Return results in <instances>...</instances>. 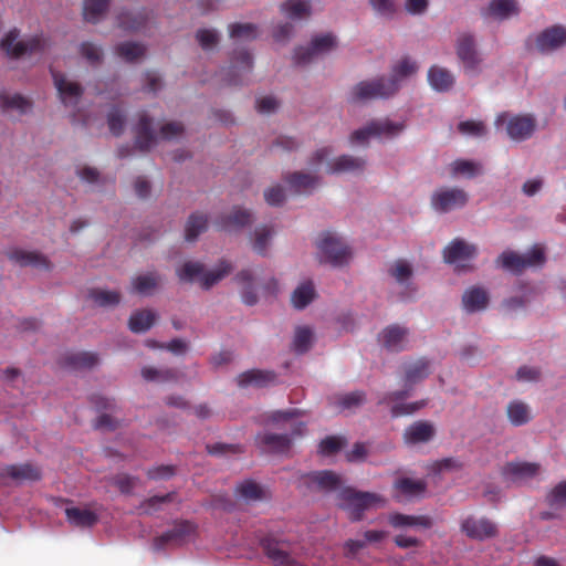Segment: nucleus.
<instances>
[{
    "mask_svg": "<svg viewBox=\"0 0 566 566\" xmlns=\"http://www.w3.org/2000/svg\"><path fill=\"white\" fill-rule=\"evenodd\" d=\"M418 70V65L409 57L401 59L394 65L389 77H378L371 81H361L349 92L348 101L360 103L375 98H388L399 88V82Z\"/></svg>",
    "mask_w": 566,
    "mask_h": 566,
    "instance_id": "1",
    "label": "nucleus"
},
{
    "mask_svg": "<svg viewBox=\"0 0 566 566\" xmlns=\"http://www.w3.org/2000/svg\"><path fill=\"white\" fill-rule=\"evenodd\" d=\"M405 129L403 123H394L389 119L373 120L363 128L352 133L350 142L363 144L369 137H387L392 138Z\"/></svg>",
    "mask_w": 566,
    "mask_h": 566,
    "instance_id": "8",
    "label": "nucleus"
},
{
    "mask_svg": "<svg viewBox=\"0 0 566 566\" xmlns=\"http://www.w3.org/2000/svg\"><path fill=\"white\" fill-rule=\"evenodd\" d=\"M366 161L359 157H353L349 155L339 156L327 165L328 174H340V172H360L365 169Z\"/></svg>",
    "mask_w": 566,
    "mask_h": 566,
    "instance_id": "30",
    "label": "nucleus"
},
{
    "mask_svg": "<svg viewBox=\"0 0 566 566\" xmlns=\"http://www.w3.org/2000/svg\"><path fill=\"white\" fill-rule=\"evenodd\" d=\"M253 69V57L247 50L234 51L231 57V64L228 71L227 82L229 85H242L244 77L248 76Z\"/></svg>",
    "mask_w": 566,
    "mask_h": 566,
    "instance_id": "15",
    "label": "nucleus"
},
{
    "mask_svg": "<svg viewBox=\"0 0 566 566\" xmlns=\"http://www.w3.org/2000/svg\"><path fill=\"white\" fill-rule=\"evenodd\" d=\"M107 123L109 130L114 136L122 135L124 130L125 117L119 108L114 107L111 109L107 116Z\"/></svg>",
    "mask_w": 566,
    "mask_h": 566,
    "instance_id": "63",
    "label": "nucleus"
},
{
    "mask_svg": "<svg viewBox=\"0 0 566 566\" xmlns=\"http://www.w3.org/2000/svg\"><path fill=\"white\" fill-rule=\"evenodd\" d=\"M251 221L252 214L249 210L235 207L231 213L220 218L218 227L224 231H232L248 226Z\"/></svg>",
    "mask_w": 566,
    "mask_h": 566,
    "instance_id": "29",
    "label": "nucleus"
},
{
    "mask_svg": "<svg viewBox=\"0 0 566 566\" xmlns=\"http://www.w3.org/2000/svg\"><path fill=\"white\" fill-rule=\"evenodd\" d=\"M541 465L534 462L512 461L506 463L502 473L513 481H525L539 473Z\"/></svg>",
    "mask_w": 566,
    "mask_h": 566,
    "instance_id": "22",
    "label": "nucleus"
},
{
    "mask_svg": "<svg viewBox=\"0 0 566 566\" xmlns=\"http://www.w3.org/2000/svg\"><path fill=\"white\" fill-rule=\"evenodd\" d=\"M520 13L516 0H491L486 8V14L496 20H506Z\"/></svg>",
    "mask_w": 566,
    "mask_h": 566,
    "instance_id": "32",
    "label": "nucleus"
},
{
    "mask_svg": "<svg viewBox=\"0 0 566 566\" xmlns=\"http://www.w3.org/2000/svg\"><path fill=\"white\" fill-rule=\"evenodd\" d=\"M436 434L434 426L427 420H418L408 426L402 434L403 442L416 446L429 442Z\"/></svg>",
    "mask_w": 566,
    "mask_h": 566,
    "instance_id": "19",
    "label": "nucleus"
},
{
    "mask_svg": "<svg viewBox=\"0 0 566 566\" xmlns=\"http://www.w3.org/2000/svg\"><path fill=\"white\" fill-rule=\"evenodd\" d=\"M142 376L147 381L166 382L177 380L178 371L175 369H157L155 367H144L142 369Z\"/></svg>",
    "mask_w": 566,
    "mask_h": 566,
    "instance_id": "51",
    "label": "nucleus"
},
{
    "mask_svg": "<svg viewBox=\"0 0 566 566\" xmlns=\"http://www.w3.org/2000/svg\"><path fill=\"white\" fill-rule=\"evenodd\" d=\"M308 483L316 484L319 490L334 491L340 486V476L333 471L312 472L306 476Z\"/></svg>",
    "mask_w": 566,
    "mask_h": 566,
    "instance_id": "38",
    "label": "nucleus"
},
{
    "mask_svg": "<svg viewBox=\"0 0 566 566\" xmlns=\"http://www.w3.org/2000/svg\"><path fill=\"white\" fill-rule=\"evenodd\" d=\"M319 254L324 262L331 263L333 266H343L348 264L352 259L350 248L342 238L327 231L319 235L316 242Z\"/></svg>",
    "mask_w": 566,
    "mask_h": 566,
    "instance_id": "5",
    "label": "nucleus"
},
{
    "mask_svg": "<svg viewBox=\"0 0 566 566\" xmlns=\"http://www.w3.org/2000/svg\"><path fill=\"white\" fill-rule=\"evenodd\" d=\"M80 52L91 64H97L102 61L103 52L101 48L92 42H83Z\"/></svg>",
    "mask_w": 566,
    "mask_h": 566,
    "instance_id": "64",
    "label": "nucleus"
},
{
    "mask_svg": "<svg viewBox=\"0 0 566 566\" xmlns=\"http://www.w3.org/2000/svg\"><path fill=\"white\" fill-rule=\"evenodd\" d=\"M524 265L526 268L542 266L546 262L544 248L539 244H535L523 254Z\"/></svg>",
    "mask_w": 566,
    "mask_h": 566,
    "instance_id": "57",
    "label": "nucleus"
},
{
    "mask_svg": "<svg viewBox=\"0 0 566 566\" xmlns=\"http://www.w3.org/2000/svg\"><path fill=\"white\" fill-rule=\"evenodd\" d=\"M149 15L146 10L137 12L122 11L117 17V24L125 31L137 32L147 25Z\"/></svg>",
    "mask_w": 566,
    "mask_h": 566,
    "instance_id": "28",
    "label": "nucleus"
},
{
    "mask_svg": "<svg viewBox=\"0 0 566 566\" xmlns=\"http://www.w3.org/2000/svg\"><path fill=\"white\" fill-rule=\"evenodd\" d=\"M507 418L513 426H523L531 420L530 407L521 400L509 403L506 409Z\"/></svg>",
    "mask_w": 566,
    "mask_h": 566,
    "instance_id": "42",
    "label": "nucleus"
},
{
    "mask_svg": "<svg viewBox=\"0 0 566 566\" xmlns=\"http://www.w3.org/2000/svg\"><path fill=\"white\" fill-rule=\"evenodd\" d=\"M235 281L240 284L247 285L242 292V301L247 305H254L258 302L256 293L254 292L251 283L253 276L250 270H242L235 275Z\"/></svg>",
    "mask_w": 566,
    "mask_h": 566,
    "instance_id": "50",
    "label": "nucleus"
},
{
    "mask_svg": "<svg viewBox=\"0 0 566 566\" xmlns=\"http://www.w3.org/2000/svg\"><path fill=\"white\" fill-rule=\"evenodd\" d=\"M0 478H10L17 483H22L25 481H38L41 479V471L39 468L30 463L11 464L0 470Z\"/></svg>",
    "mask_w": 566,
    "mask_h": 566,
    "instance_id": "21",
    "label": "nucleus"
},
{
    "mask_svg": "<svg viewBox=\"0 0 566 566\" xmlns=\"http://www.w3.org/2000/svg\"><path fill=\"white\" fill-rule=\"evenodd\" d=\"M231 270V263L226 260H222L216 270L209 272L203 271V265L200 262L188 261L177 270V275L182 282L198 280L201 287L208 290L229 274Z\"/></svg>",
    "mask_w": 566,
    "mask_h": 566,
    "instance_id": "3",
    "label": "nucleus"
},
{
    "mask_svg": "<svg viewBox=\"0 0 566 566\" xmlns=\"http://www.w3.org/2000/svg\"><path fill=\"white\" fill-rule=\"evenodd\" d=\"M488 303L489 294L482 287H470L462 295L463 307L469 313L484 310L488 306Z\"/></svg>",
    "mask_w": 566,
    "mask_h": 566,
    "instance_id": "31",
    "label": "nucleus"
},
{
    "mask_svg": "<svg viewBox=\"0 0 566 566\" xmlns=\"http://www.w3.org/2000/svg\"><path fill=\"white\" fill-rule=\"evenodd\" d=\"M566 44V28L560 24L542 31L536 38V48L545 53L557 50Z\"/></svg>",
    "mask_w": 566,
    "mask_h": 566,
    "instance_id": "18",
    "label": "nucleus"
},
{
    "mask_svg": "<svg viewBox=\"0 0 566 566\" xmlns=\"http://www.w3.org/2000/svg\"><path fill=\"white\" fill-rule=\"evenodd\" d=\"M475 253L476 248L473 244H469L462 239H454L443 250V259L447 263L454 264L459 261L472 259Z\"/></svg>",
    "mask_w": 566,
    "mask_h": 566,
    "instance_id": "23",
    "label": "nucleus"
},
{
    "mask_svg": "<svg viewBox=\"0 0 566 566\" xmlns=\"http://www.w3.org/2000/svg\"><path fill=\"white\" fill-rule=\"evenodd\" d=\"M265 556L275 565L293 566L296 564L292 544L287 541L266 536L261 541Z\"/></svg>",
    "mask_w": 566,
    "mask_h": 566,
    "instance_id": "10",
    "label": "nucleus"
},
{
    "mask_svg": "<svg viewBox=\"0 0 566 566\" xmlns=\"http://www.w3.org/2000/svg\"><path fill=\"white\" fill-rule=\"evenodd\" d=\"M98 363V356L91 352L70 353L63 357V366L71 369H90Z\"/></svg>",
    "mask_w": 566,
    "mask_h": 566,
    "instance_id": "35",
    "label": "nucleus"
},
{
    "mask_svg": "<svg viewBox=\"0 0 566 566\" xmlns=\"http://www.w3.org/2000/svg\"><path fill=\"white\" fill-rule=\"evenodd\" d=\"M305 432V423L304 422H297L294 424L292 434H277V433H260L255 437V443L256 446L263 451V452H271V453H286L291 446L292 440L295 437H301Z\"/></svg>",
    "mask_w": 566,
    "mask_h": 566,
    "instance_id": "7",
    "label": "nucleus"
},
{
    "mask_svg": "<svg viewBox=\"0 0 566 566\" xmlns=\"http://www.w3.org/2000/svg\"><path fill=\"white\" fill-rule=\"evenodd\" d=\"M457 54L469 72H474L481 62L476 49L475 41L472 34L462 33L457 41Z\"/></svg>",
    "mask_w": 566,
    "mask_h": 566,
    "instance_id": "17",
    "label": "nucleus"
},
{
    "mask_svg": "<svg viewBox=\"0 0 566 566\" xmlns=\"http://www.w3.org/2000/svg\"><path fill=\"white\" fill-rule=\"evenodd\" d=\"M388 273L399 284H403L412 276V268L405 260H397L388 270Z\"/></svg>",
    "mask_w": 566,
    "mask_h": 566,
    "instance_id": "54",
    "label": "nucleus"
},
{
    "mask_svg": "<svg viewBox=\"0 0 566 566\" xmlns=\"http://www.w3.org/2000/svg\"><path fill=\"white\" fill-rule=\"evenodd\" d=\"M196 531L195 523L187 520L176 521L171 530L154 538L153 548L158 552L168 546H180L188 542Z\"/></svg>",
    "mask_w": 566,
    "mask_h": 566,
    "instance_id": "9",
    "label": "nucleus"
},
{
    "mask_svg": "<svg viewBox=\"0 0 566 566\" xmlns=\"http://www.w3.org/2000/svg\"><path fill=\"white\" fill-rule=\"evenodd\" d=\"M338 506L348 513L353 522L361 521L365 511L371 507L384 506L386 500L373 492L357 491L354 488H343L337 493Z\"/></svg>",
    "mask_w": 566,
    "mask_h": 566,
    "instance_id": "2",
    "label": "nucleus"
},
{
    "mask_svg": "<svg viewBox=\"0 0 566 566\" xmlns=\"http://www.w3.org/2000/svg\"><path fill=\"white\" fill-rule=\"evenodd\" d=\"M176 493L169 492L165 495H155L147 500H145L139 509L143 511L146 515H153L158 510H160L161 505L165 503H170L175 500Z\"/></svg>",
    "mask_w": 566,
    "mask_h": 566,
    "instance_id": "53",
    "label": "nucleus"
},
{
    "mask_svg": "<svg viewBox=\"0 0 566 566\" xmlns=\"http://www.w3.org/2000/svg\"><path fill=\"white\" fill-rule=\"evenodd\" d=\"M208 217L206 214L196 212L192 213L186 223V240L195 241L198 235L207 230Z\"/></svg>",
    "mask_w": 566,
    "mask_h": 566,
    "instance_id": "46",
    "label": "nucleus"
},
{
    "mask_svg": "<svg viewBox=\"0 0 566 566\" xmlns=\"http://www.w3.org/2000/svg\"><path fill=\"white\" fill-rule=\"evenodd\" d=\"M313 334L308 327H298L295 331L293 347L298 354H304L311 347Z\"/></svg>",
    "mask_w": 566,
    "mask_h": 566,
    "instance_id": "56",
    "label": "nucleus"
},
{
    "mask_svg": "<svg viewBox=\"0 0 566 566\" xmlns=\"http://www.w3.org/2000/svg\"><path fill=\"white\" fill-rule=\"evenodd\" d=\"M135 144L142 151H148L156 144L153 119L146 113L139 115V120L135 128Z\"/></svg>",
    "mask_w": 566,
    "mask_h": 566,
    "instance_id": "20",
    "label": "nucleus"
},
{
    "mask_svg": "<svg viewBox=\"0 0 566 566\" xmlns=\"http://www.w3.org/2000/svg\"><path fill=\"white\" fill-rule=\"evenodd\" d=\"M109 0H84L83 17L90 23H96L107 11Z\"/></svg>",
    "mask_w": 566,
    "mask_h": 566,
    "instance_id": "43",
    "label": "nucleus"
},
{
    "mask_svg": "<svg viewBox=\"0 0 566 566\" xmlns=\"http://www.w3.org/2000/svg\"><path fill=\"white\" fill-rule=\"evenodd\" d=\"M65 516L67 522L76 527H92L98 521L96 513L80 507H66Z\"/></svg>",
    "mask_w": 566,
    "mask_h": 566,
    "instance_id": "36",
    "label": "nucleus"
},
{
    "mask_svg": "<svg viewBox=\"0 0 566 566\" xmlns=\"http://www.w3.org/2000/svg\"><path fill=\"white\" fill-rule=\"evenodd\" d=\"M281 11L290 19H302L311 14V4L307 0H286L281 4Z\"/></svg>",
    "mask_w": 566,
    "mask_h": 566,
    "instance_id": "45",
    "label": "nucleus"
},
{
    "mask_svg": "<svg viewBox=\"0 0 566 566\" xmlns=\"http://www.w3.org/2000/svg\"><path fill=\"white\" fill-rule=\"evenodd\" d=\"M460 528L467 537L479 542L494 538L499 535L496 524L488 517L469 515L462 520Z\"/></svg>",
    "mask_w": 566,
    "mask_h": 566,
    "instance_id": "11",
    "label": "nucleus"
},
{
    "mask_svg": "<svg viewBox=\"0 0 566 566\" xmlns=\"http://www.w3.org/2000/svg\"><path fill=\"white\" fill-rule=\"evenodd\" d=\"M315 297V289L311 281L301 283L292 293L291 302L297 310L305 308Z\"/></svg>",
    "mask_w": 566,
    "mask_h": 566,
    "instance_id": "41",
    "label": "nucleus"
},
{
    "mask_svg": "<svg viewBox=\"0 0 566 566\" xmlns=\"http://www.w3.org/2000/svg\"><path fill=\"white\" fill-rule=\"evenodd\" d=\"M10 261L14 262L21 268L32 266L39 270L49 271L51 269L50 260L40 252L28 251L23 249H12L7 252Z\"/></svg>",
    "mask_w": 566,
    "mask_h": 566,
    "instance_id": "16",
    "label": "nucleus"
},
{
    "mask_svg": "<svg viewBox=\"0 0 566 566\" xmlns=\"http://www.w3.org/2000/svg\"><path fill=\"white\" fill-rule=\"evenodd\" d=\"M51 74L61 102L65 106L75 107L84 92L81 84L67 80L63 73L53 69H51Z\"/></svg>",
    "mask_w": 566,
    "mask_h": 566,
    "instance_id": "14",
    "label": "nucleus"
},
{
    "mask_svg": "<svg viewBox=\"0 0 566 566\" xmlns=\"http://www.w3.org/2000/svg\"><path fill=\"white\" fill-rule=\"evenodd\" d=\"M336 46V38L332 33L314 36L308 46H300L294 52L296 64H306L315 56L329 52Z\"/></svg>",
    "mask_w": 566,
    "mask_h": 566,
    "instance_id": "13",
    "label": "nucleus"
},
{
    "mask_svg": "<svg viewBox=\"0 0 566 566\" xmlns=\"http://www.w3.org/2000/svg\"><path fill=\"white\" fill-rule=\"evenodd\" d=\"M157 315L150 310H139L134 312L128 321V327L133 333H145L155 323Z\"/></svg>",
    "mask_w": 566,
    "mask_h": 566,
    "instance_id": "40",
    "label": "nucleus"
},
{
    "mask_svg": "<svg viewBox=\"0 0 566 566\" xmlns=\"http://www.w3.org/2000/svg\"><path fill=\"white\" fill-rule=\"evenodd\" d=\"M88 297L98 306L107 307L115 306L120 301V294L116 291H107L102 289H92L88 292Z\"/></svg>",
    "mask_w": 566,
    "mask_h": 566,
    "instance_id": "49",
    "label": "nucleus"
},
{
    "mask_svg": "<svg viewBox=\"0 0 566 566\" xmlns=\"http://www.w3.org/2000/svg\"><path fill=\"white\" fill-rule=\"evenodd\" d=\"M273 230L266 226L258 227L254 231L253 250L261 255L265 254Z\"/></svg>",
    "mask_w": 566,
    "mask_h": 566,
    "instance_id": "55",
    "label": "nucleus"
},
{
    "mask_svg": "<svg viewBox=\"0 0 566 566\" xmlns=\"http://www.w3.org/2000/svg\"><path fill=\"white\" fill-rule=\"evenodd\" d=\"M468 202V193L460 188H441L431 197L432 208L441 213L462 208Z\"/></svg>",
    "mask_w": 566,
    "mask_h": 566,
    "instance_id": "12",
    "label": "nucleus"
},
{
    "mask_svg": "<svg viewBox=\"0 0 566 566\" xmlns=\"http://www.w3.org/2000/svg\"><path fill=\"white\" fill-rule=\"evenodd\" d=\"M337 403L343 409H352L360 406L365 401L364 391H353L336 397Z\"/></svg>",
    "mask_w": 566,
    "mask_h": 566,
    "instance_id": "62",
    "label": "nucleus"
},
{
    "mask_svg": "<svg viewBox=\"0 0 566 566\" xmlns=\"http://www.w3.org/2000/svg\"><path fill=\"white\" fill-rule=\"evenodd\" d=\"M426 405L427 400H419L409 403H395L390 409V413L394 418L409 416L422 409Z\"/></svg>",
    "mask_w": 566,
    "mask_h": 566,
    "instance_id": "59",
    "label": "nucleus"
},
{
    "mask_svg": "<svg viewBox=\"0 0 566 566\" xmlns=\"http://www.w3.org/2000/svg\"><path fill=\"white\" fill-rule=\"evenodd\" d=\"M408 329L399 325H390L381 333V343L390 352H400L406 348Z\"/></svg>",
    "mask_w": 566,
    "mask_h": 566,
    "instance_id": "26",
    "label": "nucleus"
},
{
    "mask_svg": "<svg viewBox=\"0 0 566 566\" xmlns=\"http://www.w3.org/2000/svg\"><path fill=\"white\" fill-rule=\"evenodd\" d=\"M275 381V374L269 370L250 369L240 374L237 378L238 386L247 388L250 386L263 388Z\"/></svg>",
    "mask_w": 566,
    "mask_h": 566,
    "instance_id": "24",
    "label": "nucleus"
},
{
    "mask_svg": "<svg viewBox=\"0 0 566 566\" xmlns=\"http://www.w3.org/2000/svg\"><path fill=\"white\" fill-rule=\"evenodd\" d=\"M146 48L143 44L130 41L119 43L115 46L116 55L130 63L144 56Z\"/></svg>",
    "mask_w": 566,
    "mask_h": 566,
    "instance_id": "44",
    "label": "nucleus"
},
{
    "mask_svg": "<svg viewBox=\"0 0 566 566\" xmlns=\"http://www.w3.org/2000/svg\"><path fill=\"white\" fill-rule=\"evenodd\" d=\"M0 108L3 112L17 111L25 114L31 111L32 102L21 94H9L3 91L0 93Z\"/></svg>",
    "mask_w": 566,
    "mask_h": 566,
    "instance_id": "37",
    "label": "nucleus"
},
{
    "mask_svg": "<svg viewBox=\"0 0 566 566\" xmlns=\"http://www.w3.org/2000/svg\"><path fill=\"white\" fill-rule=\"evenodd\" d=\"M395 489L403 495L411 497L422 494L427 489V484L422 480L401 478L395 482Z\"/></svg>",
    "mask_w": 566,
    "mask_h": 566,
    "instance_id": "47",
    "label": "nucleus"
},
{
    "mask_svg": "<svg viewBox=\"0 0 566 566\" xmlns=\"http://www.w3.org/2000/svg\"><path fill=\"white\" fill-rule=\"evenodd\" d=\"M546 502L552 507L566 504V481L559 482L546 496Z\"/></svg>",
    "mask_w": 566,
    "mask_h": 566,
    "instance_id": "60",
    "label": "nucleus"
},
{
    "mask_svg": "<svg viewBox=\"0 0 566 566\" xmlns=\"http://www.w3.org/2000/svg\"><path fill=\"white\" fill-rule=\"evenodd\" d=\"M209 454L212 455H228V454H238L242 453L243 447L241 444H229L217 442L213 444H207L206 447Z\"/></svg>",
    "mask_w": 566,
    "mask_h": 566,
    "instance_id": "61",
    "label": "nucleus"
},
{
    "mask_svg": "<svg viewBox=\"0 0 566 566\" xmlns=\"http://www.w3.org/2000/svg\"><path fill=\"white\" fill-rule=\"evenodd\" d=\"M229 35L233 40L253 41L258 38V27L253 23H232Z\"/></svg>",
    "mask_w": 566,
    "mask_h": 566,
    "instance_id": "48",
    "label": "nucleus"
},
{
    "mask_svg": "<svg viewBox=\"0 0 566 566\" xmlns=\"http://www.w3.org/2000/svg\"><path fill=\"white\" fill-rule=\"evenodd\" d=\"M497 262L503 269L514 273H521L525 269L523 254H518L513 251L503 252L499 256Z\"/></svg>",
    "mask_w": 566,
    "mask_h": 566,
    "instance_id": "52",
    "label": "nucleus"
},
{
    "mask_svg": "<svg viewBox=\"0 0 566 566\" xmlns=\"http://www.w3.org/2000/svg\"><path fill=\"white\" fill-rule=\"evenodd\" d=\"M20 31L10 30L0 41V48L11 59H19L23 55H34L44 52L46 40L41 35L31 36L28 40H19Z\"/></svg>",
    "mask_w": 566,
    "mask_h": 566,
    "instance_id": "4",
    "label": "nucleus"
},
{
    "mask_svg": "<svg viewBox=\"0 0 566 566\" xmlns=\"http://www.w3.org/2000/svg\"><path fill=\"white\" fill-rule=\"evenodd\" d=\"M196 39L202 50L208 51L219 43V33L213 29H199Z\"/></svg>",
    "mask_w": 566,
    "mask_h": 566,
    "instance_id": "58",
    "label": "nucleus"
},
{
    "mask_svg": "<svg viewBox=\"0 0 566 566\" xmlns=\"http://www.w3.org/2000/svg\"><path fill=\"white\" fill-rule=\"evenodd\" d=\"M429 374L430 364L424 358L407 364L405 366V389L386 394L379 403H389L408 398L411 395L412 387L426 379Z\"/></svg>",
    "mask_w": 566,
    "mask_h": 566,
    "instance_id": "6",
    "label": "nucleus"
},
{
    "mask_svg": "<svg viewBox=\"0 0 566 566\" xmlns=\"http://www.w3.org/2000/svg\"><path fill=\"white\" fill-rule=\"evenodd\" d=\"M535 120L532 116H514L507 123V134L514 140H524L532 136Z\"/></svg>",
    "mask_w": 566,
    "mask_h": 566,
    "instance_id": "25",
    "label": "nucleus"
},
{
    "mask_svg": "<svg viewBox=\"0 0 566 566\" xmlns=\"http://www.w3.org/2000/svg\"><path fill=\"white\" fill-rule=\"evenodd\" d=\"M453 74L446 67L433 65L428 71V82L437 92H448L454 85Z\"/></svg>",
    "mask_w": 566,
    "mask_h": 566,
    "instance_id": "27",
    "label": "nucleus"
},
{
    "mask_svg": "<svg viewBox=\"0 0 566 566\" xmlns=\"http://www.w3.org/2000/svg\"><path fill=\"white\" fill-rule=\"evenodd\" d=\"M234 493L247 503L266 499L265 490L254 480L248 479L235 486Z\"/></svg>",
    "mask_w": 566,
    "mask_h": 566,
    "instance_id": "33",
    "label": "nucleus"
},
{
    "mask_svg": "<svg viewBox=\"0 0 566 566\" xmlns=\"http://www.w3.org/2000/svg\"><path fill=\"white\" fill-rule=\"evenodd\" d=\"M161 277L156 272H149L133 279V292L140 295H151L159 286Z\"/></svg>",
    "mask_w": 566,
    "mask_h": 566,
    "instance_id": "39",
    "label": "nucleus"
},
{
    "mask_svg": "<svg viewBox=\"0 0 566 566\" xmlns=\"http://www.w3.org/2000/svg\"><path fill=\"white\" fill-rule=\"evenodd\" d=\"M290 188L296 193L312 191L318 184V178L304 172H292L284 177Z\"/></svg>",
    "mask_w": 566,
    "mask_h": 566,
    "instance_id": "34",
    "label": "nucleus"
}]
</instances>
